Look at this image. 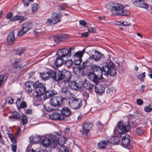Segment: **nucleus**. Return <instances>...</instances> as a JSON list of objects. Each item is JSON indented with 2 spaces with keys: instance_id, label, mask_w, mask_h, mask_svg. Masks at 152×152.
Segmentation results:
<instances>
[{
  "instance_id": "obj_1",
  "label": "nucleus",
  "mask_w": 152,
  "mask_h": 152,
  "mask_svg": "<svg viewBox=\"0 0 152 152\" xmlns=\"http://www.w3.org/2000/svg\"><path fill=\"white\" fill-rule=\"evenodd\" d=\"M91 68L93 72H100L102 76L103 74L106 76L109 75L110 77H113L117 73L115 65L110 61H107L106 65L103 66L102 68L96 64L92 65Z\"/></svg>"
},
{
  "instance_id": "obj_56",
  "label": "nucleus",
  "mask_w": 152,
  "mask_h": 152,
  "mask_svg": "<svg viewBox=\"0 0 152 152\" xmlns=\"http://www.w3.org/2000/svg\"><path fill=\"white\" fill-rule=\"evenodd\" d=\"M12 150L14 152H16L17 149V146L16 145L12 144L11 145Z\"/></svg>"
},
{
  "instance_id": "obj_6",
  "label": "nucleus",
  "mask_w": 152,
  "mask_h": 152,
  "mask_svg": "<svg viewBox=\"0 0 152 152\" xmlns=\"http://www.w3.org/2000/svg\"><path fill=\"white\" fill-rule=\"evenodd\" d=\"M59 77L58 80L59 82L63 80L65 83L68 82L71 77V74L69 71L66 70L59 71Z\"/></svg>"
},
{
  "instance_id": "obj_19",
  "label": "nucleus",
  "mask_w": 152,
  "mask_h": 152,
  "mask_svg": "<svg viewBox=\"0 0 152 152\" xmlns=\"http://www.w3.org/2000/svg\"><path fill=\"white\" fill-rule=\"evenodd\" d=\"M53 38L55 42L57 43H59L67 39V37L66 34H62L55 35L53 36Z\"/></svg>"
},
{
  "instance_id": "obj_59",
  "label": "nucleus",
  "mask_w": 152,
  "mask_h": 152,
  "mask_svg": "<svg viewBox=\"0 0 152 152\" xmlns=\"http://www.w3.org/2000/svg\"><path fill=\"white\" fill-rule=\"evenodd\" d=\"M129 24L126 21H124L123 22H121L119 24L121 25H123L124 26H128Z\"/></svg>"
},
{
  "instance_id": "obj_29",
  "label": "nucleus",
  "mask_w": 152,
  "mask_h": 152,
  "mask_svg": "<svg viewBox=\"0 0 152 152\" xmlns=\"http://www.w3.org/2000/svg\"><path fill=\"white\" fill-rule=\"evenodd\" d=\"M110 142L109 140H102L98 143V146L101 149L105 148Z\"/></svg>"
},
{
  "instance_id": "obj_44",
  "label": "nucleus",
  "mask_w": 152,
  "mask_h": 152,
  "mask_svg": "<svg viewBox=\"0 0 152 152\" xmlns=\"http://www.w3.org/2000/svg\"><path fill=\"white\" fill-rule=\"evenodd\" d=\"M136 132L138 134L140 135H142L144 133V131L141 128H137Z\"/></svg>"
},
{
  "instance_id": "obj_51",
  "label": "nucleus",
  "mask_w": 152,
  "mask_h": 152,
  "mask_svg": "<svg viewBox=\"0 0 152 152\" xmlns=\"http://www.w3.org/2000/svg\"><path fill=\"white\" fill-rule=\"evenodd\" d=\"M136 102L138 105H142L143 103L142 100L140 99H137Z\"/></svg>"
},
{
  "instance_id": "obj_38",
  "label": "nucleus",
  "mask_w": 152,
  "mask_h": 152,
  "mask_svg": "<svg viewBox=\"0 0 152 152\" xmlns=\"http://www.w3.org/2000/svg\"><path fill=\"white\" fill-rule=\"evenodd\" d=\"M145 77V72H143L142 74L138 76V78L141 81L143 82Z\"/></svg>"
},
{
  "instance_id": "obj_40",
  "label": "nucleus",
  "mask_w": 152,
  "mask_h": 152,
  "mask_svg": "<svg viewBox=\"0 0 152 152\" xmlns=\"http://www.w3.org/2000/svg\"><path fill=\"white\" fill-rule=\"evenodd\" d=\"M91 60L89 59V58L87 60L83 63V68H85L86 66H89L91 64L90 61Z\"/></svg>"
},
{
  "instance_id": "obj_54",
  "label": "nucleus",
  "mask_w": 152,
  "mask_h": 152,
  "mask_svg": "<svg viewBox=\"0 0 152 152\" xmlns=\"http://www.w3.org/2000/svg\"><path fill=\"white\" fill-rule=\"evenodd\" d=\"M88 31L90 33H94L95 32V29L94 28L91 27L88 29Z\"/></svg>"
},
{
  "instance_id": "obj_23",
  "label": "nucleus",
  "mask_w": 152,
  "mask_h": 152,
  "mask_svg": "<svg viewBox=\"0 0 152 152\" xmlns=\"http://www.w3.org/2000/svg\"><path fill=\"white\" fill-rule=\"evenodd\" d=\"M59 71L56 72L54 71H51L48 72L49 77H50L51 78H53L56 81L59 82V80H58L59 75Z\"/></svg>"
},
{
  "instance_id": "obj_7",
  "label": "nucleus",
  "mask_w": 152,
  "mask_h": 152,
  "mask_svg": "<svg viewBox=\"0 0 152 152\" xmlns=\"http://www.w3.org/2000/svg\"><path fill=\"white\" fill-rule=\"evenodd\" d=\"M71 100L69 102V105L71 108L74 109H79L83 105V102L81 99L73 97Z\"/></svg>"
},
{
  "instance_id": "obj_57",
  "label": "nucleus",
  "mask_w": 152,
  "mask_h": 152,
  "mask_svg": "<svg viewBox=\"0 0 152 152\" xmlns=\"http://www.w3.org/2000/svg\"><path fill=\"white\" fill-rule=\"evenodd\" d=\"M22 2L23 3V4L24 6L27 7L28 6L29 4V2L27 1L26 0H22Z\"/></svg>"
},
{
  "instance_id": "obj_30",
  "label": "nucleus",
  "mask_w": 152,
  "mask_h": 152,
  "mask_svg": "<svg viewBox=\"0 0 152 152\" xmlns=\"http://www.w3.org/2000/svg\"><path fill=\"white\" fill-rule=\"evenodd\" d=\"M15 39L14 33L13 32L10 33L7 36V40L9 44H12Z\"/></svg>"
},
{
  "instance_id": "obj_15",
  "label": "nucleus",
  "mask_w": 152,
  "mask_h": 152,
  "mask_svg": "<svg viewBox=\"0 0 152 152\" xmlns=\"http://www.w3.org/2000/svg\"><path fill=\"white\" fill-rule=\"evenodd\" d=\"M71 95V93L69 90V88L66 86H64L61 89V96L63 97L64 99L69 98Z\"/></svg>"
},
{
  "instance_id": "obj_22",
  "label": "nucleus",
  "mask_w": 152,
  "mask_h": 152,
  "mask_svg": "<svg viewBox=\"0 0 152 152\" xmlns=\"http://www.w3.org/2000/svg\"><path fill=\"white\" fill-rule=\"evenodd\" d=\"M96 84L94 88L96 94L101 95L104 91L105 88L102 85L99 84L97 83Z\"/></svg>"
},
{
  "instance_id": "obj_28",
  "label": "nucleus",
  "mask_w": 152,
  "mask_h": 152,
  "mask_svg": "<svg viewBox=\"0 0 152 152\" xmlns=\"http://www.w3.org/2000/svg\"><path fill=\"white\" fill-rule=\"evenodd\" d=\"M64 59L62 57H61L60 55H58V57H57L55 61L54 64L56 67L60 66H61L64 62Z\"/></svg>"
},
{
  "instance_id": "obj_2",
  "label": "nucleus",
  "mask_w": 152,
  "mask_h": 152,
  "mask_svg": "<svg viewBox=\"0 0 152 152\" xmlns=\"http://www.w3.org/2000/svg\"><path fill=\"white\" fill-rule=\"evenodd\" d=\"M118 131L120 134V137L122 138V143L123 146L127 148L130 143V137L126 134L130 129V123L127 121L126 123L124 124L119 121L118 124Z\"/></svg>"
},
{
  "instance_id": "obj_39",
  "label": "nucleus",
  "mask_w": 152,
  "mask_h": 152,
  "mask_svg": "<svg viewBox=\"0 0 152 152\" xmlns=\"http://www.w3.org/2000/svg\"><path fill=\"white\" fill-rule=\"evenodd\" d=\"M22 122L23 125H25L27 123L28 119L26 115H23L22 116Z\"/></svg>"
},
{
  "instance_id": "obj_58",
  "label": "nucleus",
  "mask_w": 152,
  "mask_h": 152,
  "mask_svg": "<svg viewBox=\"0 0 152 152\" xmlns=\"http://www.w3.org/2000/svg\"><path fill=\"white\" fill-rule=\"evenodd\" d=\"M74 62L76 65H79L81 63V60L80 59H75Z\"/></svg>"
},
{
  "instance_id": "obj_41",
  "label": "nucleus",
  "mask_w": 152,
  "mask_h": 152,
  "mask_svg": "<svg viewBox=\"0 0 152 152\" xmlns=\"http://www.w3.org/2000/svg\"><path fill=\"white\" fill-rule=\"evenodd\" d=\"M67 5L65 3H63L59 5L58 7L60 10H65L66 7Z\"/></svg>"
},
{
  "instance_id": "obj_45",
  "label": "nucleus",
  "mask_w": 152,
  "mask_h": 152,
  "mask_svg": "<svg viewBox=\"0 0 152 152\" xmlns=\"http://www.w3.org/2000/svg\"><path fill=\"white\" fill-rule=\"evenodd\" d=\"M38 5L37 3H34L32 7V11L33 12L36 11L38 9Z\"/></svg>"
},
{
  "instance_id": "obj_26",
  "label": "nucleus",
  "mask_w": 152,
  "mask_h": 152,
  "mask_svg": "<svg viewBox=\"0 0 152 152\" xmlns=\"http://www.w3.org/2000/svg\"><path fill=\"white\" fill-rule=\"evenodd\" d=\"M94 51L95 55H92L89 58V59L91 60L92 59L96 61H98L100 59L101 54L99 52H98L96 50H95Z\"/></svg>"
},
{
  "instance_id": "obj_9",
  "label": "nucleus",
  "mask_w": 152,
  "mask_h": 152,
  "mask_svg": "<svg viewBox=\"0 0 152 152\" xmlns=\"http://www.w3.org/2000/svg\"><path fill=\"white\" fill-rule=\"evenodd\" d=\"M93 124L91 122L84 123L82 126V130L80 131L83 134L87 135L93 126Z\"/></svg>"
},
{
  "instance_id": "obj_63",
  "label": "nucleus",
  "mask_w": 152,
  "mask_h": 152,
  "mask_svg": "<svg viewBox=\"0 0 152 152\" xmlns=\"http://www.w3.org/2000/svg\"><path fill=\"white\" fill-rule=\"evenodd\" d=\"M62 134V133L61 132H59L57 133L56 135H55L56 136V137H58V140L59 141H59L60 140V139H61V138L59 139V136H61Z\"/></svg>"
},
{
  "instance_id": "obj_64",
  "label": "nucleus",
  "mask_w": 152,
  "mask_h": 152,
  "mask_svg": "<svg viewBox=\"0 0 152 152\" xmlns=\"http://www.w3.org/2000/svg\"><path fill=\"white\" fill-rule=\"evenodd\" d=\"M32 110L31 109H28L26 110V113L28 114H31L32 113Z\"/></svg>"
},
{
  "instance_id": "obj_49",
  "label": "nucleus",
  "mask_w": 152,
  "mask_h": 152,
  "mask_svg": "<svg viewBox=\"0 0 152 152\" xmlns=\"http://www.w3.org/2000/svg\"><path fill=\"white\" fill-rule=\"evenodd\" d=\"M97 125L100 129H102L104 126V125L102 124L100 121H98L97 122Z\"/></svg>"
},
{
  "instance_id": "obj_36",
  "label": "nucleus",
  "mask_w": 152,
  "mask_h": 152,
  "mask_svg": "<svg viewBox=\"0 0 152 152\" xmlns=\"http://www.w3.org/2000/svg\"><path fill=\"white\" fill-rule=\"evenodd\" d=\"M64 62H65L66 65L69 67H71L73 64V62L71 59L67 61L64 59Z\"/></svg>"
},
{
  "instance_id": "obj_52",
  "label": "nucleus",
  "mask_w": 152,
  "mask_h": 152,
  "mask_svg": "<svg viewBox=\"0 0 152 152\" xmlns=\"http://www.w3.org/2000/svg\"><path fill=\"white\" fill-rule=\"evenodd\" d=\"M18 15L14 16H13L12 17V18L11 19H10V21H14L18 20Z\"/></svg>"
},
{
  "instance_id": "obj_8",
  "label": "nucleus",
  "mask_w": 152,
  "mask_h": 152,
  "mask_svg": "<svg viewBox=\"0 0 152 152\" xmlns=\"http://www.w3.org/2000/svg\"><path fill=\"white\" fill-rule=\"evenodd\" d=\"M75 48L73 47L69 48L68 49L64 48L61 50L60 53L59 55L63 58H67L70 57L72 54V51L74 52Z\"/></svg>"
},
{
  "instance_id": "obj_35",
  "label": "nucleus",
  "mask_w": 152,
  "mask_h": 152,
  "mask_svg": "<svg viewBox=\"0 0 152 152\" xmlns=\"http://www.w3.org/2000/svg\"><path fill=\"white\" fill-rule=\"evenodd\" d=\"M30 142H34L35 143H38L40 141V138L39 137H30Z\"/></svg>"
},
{
  "instance_id": "obj_20",
  "label": "nucleus",
  "mask_w": 152,
  "mask_h": 152,
  "mask_svg": "<svg viewBox=\"0 0 152 152\" xmlns=\"http://www.w3.org/2000/svg\"><path fill=\"white\" fill-rule=\"evenodd\" d=\"M71 114V112L69 108L67 107H64L61 110V116L65 120V117H67L69 116Z\"/></svg>"
},
{
  "instance_id": "obj_46",
  "label": "nucleus",
  "mask_w": 152,
  "mask_h": 152,
  "mask_svg": "<svg viewBox=\"0 0 152 152\" xmlns=\"http://www.w3.org/2000/svg\"><path fill=\"white\" fill-rule=\"evenodd\" d=\"M18 52L15 53V54L16 55H18L20 56L24 52V50L21 48H20L18 49Z\"/></svg>"
},
{
  "instance_id": "obj_60",
  "label": "nucleus",
  "mask_w": 152,
  "mask_h": 152,
  "mask_svg": "<svg viewBox=\"0 0 152 152\" xmlns=\"http://www.w3.org/2000/svg\"><path fill=\"white\" fill-rule=\"evenodd\" d=\"M80 24L83 26H85L86 24V22L84 20H80L79 21Z\"/></svg>"
},
{
  "instance_id": "obj_25",
  "label": "nucleus",
  "mask_w": 152,
  "mask_h": 152,
  "mask_svg": "<svg viewBox=\"0 0 152 152\" xmlns=\"http://www.w3.org/2000/svg\"><path fill=\"white\" fill-rule=\"evenodd\" d=\"M45 95L44 96V98L45 99L50 98L57 94L56 91L54 90H49L46 91L45 92Z\"/></svg>"
},
{
  "instance_id": "obj_3",
  "label": "nucleus",
  "mask_w": 152,
  "mask_h": 152,
  "mask_svg": "<svg viewBox=\"0 0 152 152\" xmlns=\"http://www.w3.org/2000/svg\"><path fill=\"white\" fill-rule=\"evenodd\" d=\"M107 7L110 10L115 11L117 15L127 16L129 13L128 10H124V6L121 4L110 3L107 4Z\"/></svg>"
},
{
  "instance_id": "obj_33",
  "label": "nucleus",
  "mask_w": 152,
  "mask_h": 152,
  "mask_svg": "<svg viewBox=\"0 0 152 152\" xmlns=\"http://www.w3.org/2000/svg\"><path fill=\"white\" fill-rule=\"evenodd\" d=\"M40 77L42 80H47L49 77V75L48 72H43L39 73Z\"/></svg>"
},
{
  "instance_id": "obj_10",
  "label": "nucleus",
  "mask_w": 152,
  "mask_h": 152,
  "mask_svg": "<svg viewBox=\"0 0 152 152\" xmlns=\"http://www.w3.org/2000/svg\"><path fill=\"white\" fill-rule=\"evenodd\" d=\"M32 26V25L31 23L28 22L24 23L23 25L21 30L18 32V35L19 36H22L30 30Z\"/></svg>"
},
{
  "instance_id": "obj_12",
  "label": "nucleus",
  "mask_w": 152,
  "mask_h": 152,
  "mask_svg": "<svg viewBox=\"0 0 152 152\" xmlns=\"http://www.w3.org/2000/svg\"><path fill=\"white\" fill-rule=\"evenodd\" d=\"M145 0H132L133 4L135 6L147 9L149 7L148 4L145 1Z\"/></svg>"
},
{
  "instance_id": "obj_5",
  "label": "nucleus",
  "mask_w": 152,
  "mask_h": 152,
  "mask_svg": "<svg viewBox=\"0 0 152 152\" xmlns=\"http://www.w3.org/2000/svg\"><path fill=\"white\" fill-rule=\"evenodd\" d=\"M35 91L33 94L34 97L39 99V101L42 100L41 96L45 93L46 88L45 86L42 83L39 82L35 83Z\"/></svg>"
},
{
  "instance_id": "obj_13",
  "label": "nucleus",
  "mask_w": 152,
  "mask_h": 152,
  "mask_svg": "<svg viewBox=\"0 0 152 152\" xmlns=\"http://www.w3.org/2000/svg\"><path fill=\"white\" fill-rule=\"evenodd\" d=\"M21 61L20 58H16L12 63V69L15 70L14 73H16V71L21 69L22 66Z\"/></svg>"
},
{
  "instance_id": "obj_43",
  "label": "nucleus",
  "mask_w": 152,
  "mask_h": 152,
  "mask_svg": "<svg viewBox=\"0 0 152 152\" xmlns=\"http://www.w3.org/2000/svg\"><path fill=\"white\" fill-rule=\"evenodd\" d=\"M44 107L46 110L48 111H51L56 110L55 109L49 106L48 105H45Z\"/></svg>"
},
{
  "instance_id": "obj_62",
  "label": "nucleus",
  "mask_w": 152,
  "mask_h": 152,
  "mask_svg": "<svg viewBox=\"0 0 152 152\" xmlns=\"http://www.w3.org/2000/svg\"><path fill=\"white\" fill-rule=\"evenodd\" d=\"M82 37H87L88 36V32H85L81 34Z\"/></svg>"
},
{
  "instance_id": "obj_61",
  "label": "nucleus",
  "mask_w": 152,
  "mask_h": 152,
  "mask_svg": "<svg viewBox=\"0 0 152 152\" xmlns=\"http://www.w3.org/2000/svg\"><path fill=\"white\" fill-rule=\"evenodd\" d=\"M10 140L12 142L13 144H15L17 142V141L16 138L13 137H11Z\"/></svg>"
},
{
  "instance_id": "obj_37",
  "label": "nucleus",
  "mask_w": 152,
  "mask_h": 152,
  "mask_svg": "<svg viewBox=\"0 0 152 152\" xmlns=\"http://www.w3.org/2000/svg\"><path fill=\"white\" fill-rule=\"evenodd\" d=\"M59 152H69L67 147L65 146L61 145L59 149Z\"/></svg>"
},
{
  "instance_id": "obj_27",
  "label": "nucleus",
  "mask_w": 152,
  "mask_h": 152,
  "mask_svg": "<svg viewBox=\"0 0 152 152\" xmlns=\"http://www.w3.org/2000/svg\"><path fill=\"white\" fill-rule=\"evenodd\" d=\"M9 118L14 119L15 121H19L21 119V117L19 113L15 111H13Z\"/></svg>"
},
{
  "instance_id": "obj_48",
  "label": "nucleus",
  "mask_w": 152,
  "mask_h": 152,
  "mask_svg": "<svg viewBox=\"0 0 152 152\" xmlns=\"http://www.w3.org/2000/svg\"><path fill=\"white\" fill-rule=\"evenodd\" d=\"M25 18L24 16L18 15V20H20V23L24 21L25 20Z\"/></svg>"
},
{
  "instance_id": "obj_11",
  "label": "nucleus",
  "mask_w": 152,
  "mask_h": 152,
  "mask_svg": "<svg viewBox=\"0 0 152 152\" xmlns=\"http://www.w3.org/2000/svg\"><path fill=\"white\" fill-rule=\"evenodd\" d=\"M63 99L62 96H56L52 98L50 101L51 105L54 107H58L62 105Z\"/></svg>"
},
{
  "instance_id": "obj_47",
  "label": "nucleus",
  "mask_w": 152,
  "mask_h": 152,
  "mask_svg": "<svg viewBox=\"0 0 152 152\" xmlns=\"http://www.w3.org/2000/svg\"><path fill=\"white\" fill-rule=\"evenodd\" d=\"M51 19L50 18H48L47 19L46 22V23L47 25L50 26L52 25V23H53V20Z\"/></svg>"
},
{
  "instance_id": "obj_32",
  "label": "nucleus",
  "mask_w": 152,
  "mask_h": 152,
  "mask_svg": "<svg viewBox=\"0 0 152 152\" xmlns=\"http://www.w3.org/2000/svg\"><path fill=\"white\" fill-rule=\"evenodd\" d=\"M68 83L69 87L72 89L76 90L78 88V85L76 81H69Z\"/></svg>"
},
{
  "instance_id": "obj_42",
  "label": "nucleus",
  "mask_w": 152,
  "mask_h": 152,
  "mask_svg": "<svg viewBox=\"0 0 152 152\" xmlns=\"http://www.w3.org/2000/svg\"><path fill=\"white\" fill-rule=\"evenodd\" d=\"M6 101L8 102V104H12L14 102V99L11 96H9L7 98Z\"/></svg>"
},
{
  "instance_id": "obj_53",
  "label": "nucleus",
  "mask_w": 152,
  "mask_h": 152,
  "mask_svg": "<svg viewBox=\"0 0 152 152\" xmlns=\"http://www.w3.org/2000/svg\"><path fill=\"white\" fill-rule=\"evenodd\" d=\"M12 13L11 12H10L7 14L6 18L7 19H10L12 18Z\"/></svg>"
},
{
  "instance_id": "obj_4",
  "label": "nucleus",
  "mask_w": 152,
  "mask_h": 152,
  "mask_svg": "<svg viewBox=\"0 0 152 152\" xmlns=\"http://www.w3.org/2000/svg\"><path fill=\"white\" fill-rule=\"evenodd\" d=\"M58 137L53 134L50 136L49 138H45L41 141L42 145L47 148L51 146V148H54L59 144Z\"/></svg>"
},
{
  "instance_id": "obj_34",
  "label": "nucleus",
  "mask_w": 152,
  "mask_h": 152,
  "mask_svg": "<svg viewBox=\"0 0 152 152\" xmlns=\"http://www.w3.org/2000/svg\"><path fill=\"white\" fill-rule=\"evenodd\" d=\"M84 53L83 51H79L75 53L73 56L74 58H77L78 59H81Z\"/></svg>"
},
{
  "instance_id": "obj_17",
  "label": "nucleus",
  "mask_w": 152,
  "mask_h": 152,
  "mask_svg": "<svg viewBox=\"0 0 152 152\" xmlns=\"http://www.w3.org/2000/svg\"><path fill=\"white\" fill-rule=\"evenodd\" d=\"M83 85L86 89L88 90L91 92H93V89L94 88L95 86L87 80L84 81Z\"/></svg>"
},
{
  "instance_id": "obj_18",
  "label": "nucleus",
  "mask_w": 152,
  "mask_h": 152,
  "mask_svg": "<svg viewBox=\"0 0 152 152\" xmlns=\"http://www.w3.org/2000/svg\"><path fill=\"white\" fill-rule=\"evenodd\" d=\"M88 77L90 80L95 83H97L100 80L98 76L96 75L93 72H90L88 75Z\"/></svg>"
},
{
  "instance_id": "obj_21",
  "label": "nucleus",
  "mask_w": 152,
  "mask_h": 152,
  "mask_svg": "<svg viewBox=\"0 0 152 152\" xmlns=\"http://www.w3.org/2000/svg\"><path fill=\"white\" fill-rule=\"evenodd\" d=\"M22 99L21 98L18 99L16 104L18 110H20L21 108H24L27 107V104L25 102L22 101Z\"/></svg>"
},
{
  "instance_id": "obj_31",
  "label": "nucleus",
  "mask_w": 152,
  "mask_h": 152,
  "mask_svg": "<svg viewBox=\"0 0 152 152\" xmlns=\"http://www.w3.org/2000/svg\"><path fill=\"white\" fill-rule=\"evenodd\" d=\"M8 76V73L6 72L0 75V86H1L3 82L7 80Z\"/></svg>"
},
{
  "instance_id": "obj_50",
  "label": "nucleus",
  "mask_w": 152,
  "mask_h": 152,
  "mask_svg": "<svg viewBox=\"0 0 152 152\" xmlns=\"http://www.w3.org/2000/svg\"><path fill=\"white\" fill-rule=\"evenodd\" d=\"M145 111L146 112H151L152 110L151 109L150 107L148 106H146L144 108Z\"/></svg>"
},
{
  "instance_id": "obj_24",
  "label": "nucleus",
  "mask_w": 152,
  "mask_h": 152,
  "mask_svg": "<svg viewBox=\"0 0 152 152\" xmlns=\"http://www.w3.org/2000/svg\"><path fill=\"white\" fill-rule=\"evenodd\" d=\"M50 117L51 119L53 120H58L59 121L64 120V118L61 116V114L58 113H53L51 114Z\"/></svg>"
},
{
  "instance_id": "obj_14",
  "label": "nucleus",
  "mask_w": 152,
  "mask_h": 152,
  "mask_svg": "<svg viewBox=\"0 0 152 152\" xmlns=\"http://www.w3.org/2000/svg\"><path fill=\"white\" fill-rule=\"evenodd\" d=\"M25 91L28 93L31 92L35 88V83L32 82L26 81L25 83Z\"/></svg>"
},
{
  "instance_id": "obj_55",
  "label": "nucleus",
  "mask_w": 152,
  "mask_h": 152,
  "mask_svg": "<svg viewBox=\"0 0 152 152\" xmlns=\"http://www.w3.org/2000/svg\"><path fill=\"white\" fill-rule=\"evenodd\" d=\"M113 141L114 143H118L120 141L119 137H115L113 138Z\"/></svg>"
},
{
  "instance_id": "obj_16",
  "label": "nucleus",
  "mask_w": 152,
  "mask_h": 152,
  "mask_svg": "<svg viewBox=\"0 0 152 152\" xmlns=\"http://www.w3.org/2000/svg\"><path fill=\"white\" fill-rule=\"evenodd\" d=\"M51 20L53 21V24H56L61 21V16L60 13L56 12L53 13L51 15Z\"/></svg>"
}]
</instances>
